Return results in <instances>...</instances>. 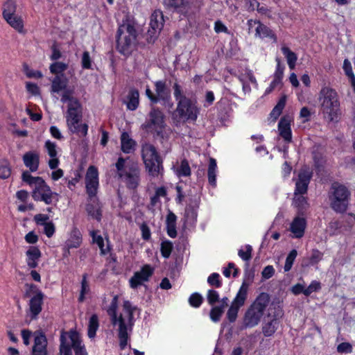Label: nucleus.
I'll return each mask as SVG.
<instances>
[{
	"label": "nucleus",
	"instance_id": "43",
	"mask_svg": "<svg viewBox=\"0 0 355 355\" xmlns=\"http://www.w3.org/2000/svg\"><path fill=\"white\" fill-rule=\"evenodd\" d=\"M176 174L179 177H188L191 175V168L187 160L183 159L181 162L180 166L176 171Z\"/></svg>",
	"mask_w": 355,
	"mask_h": 355
},
{
	"label": "nucleus",
	"instance_id": "24",
	"mask_svg": "<svg viewBox=\"0 0 355 355\" xmlns=\"http://www.w3.org/2000/svg\"><path fill=\"white\" fill-rule=\"evenodd\" d=\"M24 165L29 168L30 171H37L40 163L39 154L35 151H28L23 156Z\"/></svg>",
	"mask_w": 355,
	"mask_h": 355
},
{
	"label": "nucleus",
	"instance_id": "10",
	"mask_svg": "<svg viewBox=\"0 0 355 355\" xmlns=\"http://www.w3.org/2000/svg\"><path fill=\"white\" fill-rule=\"evenodd\" d=\"M141 157L148 175L158 178L162 174V162L156 148L151 144L145 143L141 145Z\"/></svg>",
	"mask_w": 355,
	"mask_h": 355
},
{
	"label": "nucleus",
	"instance_id": "48",
	"mask_svg": "<svg viewBox=\"0 0 355 355\" xmlns=\"http://www.w3.org/2000/svg\"><path fill=\"white\" fill-rule=\"evenodd\" d=\"M173 250V243L171 241L166 240L161 243L160 251L164 258H168Z\"/></svg>",
	"mask_w": 355,
	"mask_h": 355
},
{
	"label": "nucleus",
	"instance_id": "39",
	"mask_svg": "<svg viewBox=\"0 0 355 355\" xmlns=\"http://www.w3.org/2000/svg\"><path fill=\"white\" fill-rule=\"evenodd\" d=\"M281 50L286 59L287 64L290 69H294L297 60V55L294 52H293L288 47L285 46H282Z\"/></svg>",
	"mask_w": 355,
	"mask_h": 355
},
{
	"label": "nucleus",
	"instance_id": "29",
	"mask_svg": "<svg viewBox=\"0 0 355 355\" xmlns=\"http://www.w3.org/2000/svg\"><path fill=\"white\" fill-rule=\"evenodd\" d=\"M136 143L130 137L129 134L123 132L121 135V150L127 154L131 153L135 150Z\"/></svg>",
	"mask_w": 355,
	"mask_h": 355
},
{
	"label": "nucleus",
	"instance_id": "57",
	"mask_svg": "<svg viewBox=\"0 0 355 355\" xmlns=\"http://www.w3.org/2000/svg\"><path fill=\"white\" fill-rule=\"evenodd\" d=\"M24 70L28 78H40L43 76L41 71L31 69L28 66H24Z\"/></svg>",
	"mask_w": 355,
	"mask_h": 355
},
{
	"label": "nucleus",
	"instance_id": "44",
	"mask_svg": "<svg viewBox=\"0 0 355 355\" xmlns=\"http://www.w3.org/2000/svg\"><path fill=\"white\" fill-rule=\"evenodd\" d=\"M87 274H84L83 275V279L81 282V289H80V293L78 298L79 302H83L85 300V295L88 294L89 293V282L87 280Z\"/></svg>",
	"mask_w": 355,
	"mask_h": 355
},
{
	"label": "nucleus",
	"instance_id": "7",
	"mask_svg": "<svg viewBox=\"0 0 355 355\" xmlns=\"http://www.w3.org/2000/svg\"><path fill=\"white\" fill-rule=\"evenodd\" d=\"M22 180L33 188L32 196L36 201L51 205L58 201V194L53 192L41 177H33L29 171L22 173Z\"/></svg>",
	"mask_w": 355,
	"mask_h": 355
},
{
	"label": "nucleus",
	"instance_id": "59",
	"mask_svg": "<svg viewBox=\"0 0 355 355\" xmlns=\"http://www.w3.org/2000/svg\"><path fill=\"white\" fill-rule=\"evenodd\" d=\"M11 174V168L8 164L0 165V178L6 179L10 177Z\"/></svg>",
	"mask_w": 355,
	"mask_h": 355
},
{
	"label": "nucleus",
	"instance_id": "45",
	"mask_svg": "<svg viewBox=\"0 0 355 355\" xmlns=\"http://www.w3.org/2000/svg\"><path fill=\"white\" fill-rule=\"evenodd\" d=\"M68 65L62 62H55L51 64L49 69L52 73L57 75H62V73L67 69Z\"/></svg>",
	"mask_w": 355,
	"mask_h": 355
},
{
	"label": "nucleus",
	"instance_id": "27",
	"mask_svg": "<svg viewBox=\"0 0 355 355\" xmlns=\"http://www.w3.org/2000/svg\"><path fill=\"white\" fill-rule=\"evenodd\" d=\"M47 340L43 334H38L35 336L34 346L33 347V355H46Z\"/></svg>",
	"mask_w": 355,
	"mask_h": 355
},
{
	"label": "nucleus",
	"instance_id": "18",
	"mask_svg": "<svg viewBox=\"0 0 355 355\" xmlns=\"http://www.w3.org/2000/svg\"><path fill=\"white\" fill-rule=\"evenodd\" d=\"M312 175V171L309 168L305 166L301 168L295 182L294 194H305L307 192Z\"/></svg>",
	"mask_w": 355,
	"mask_h": 355
},
{
	"label": "nucleus",
	"instance_id": "63",
	"mask_svg": "<svg viewBox=\"0 0 355 355\" xmlns=\"http://www.w3.org/2000/svg\"><path fill=\"white\" fill-rule=\"evenodd\" d=\"M311 112L307 107H303L300 112V117L302 122L305 123L310 120Z\"/></svg>",
	"mask_w": 355,
	"mask_h": 355
},
{
	"label": "nucleus",
	"instance_id": "1",
	"mask_svg": "<svg viewBox=\"0 0 355 355\" xmlns=\"http://www.w3.org/2000/svg\"><path fill=\"white\" fill-rule=\"evenodd\" d=\"M118 295H114L110 304L105 309L112 325L117 327L120 348L124 349L128 345L129 334L132 331L135 323L133 314L137 308L130 301L125 300L123 302L121 313L118 314Z\"/></svg>",
	"mask_w": 355,
	"mask_h": 355
},
{
	"label": "nucleus",
	"instance_id": "62",
	"mask_svg": "<svg viewBox=\"0 0 355 355\" xmlns=\"http://www.w3.org/2000/svg\"><path fill=\"white\" fill-rule=\"evenodd\" d=\"M323 257V254L318 250H313L310 257V263L315 264L318 263Z\"/></svg>",
	"mask_w": 355,
	"mask_h": 355
},
{
	"label": "nucleus",
	"instance_id": "16",
	"mask_svg": "<svg viewBox=\"0 0 355 355\" xmlns=\"http://www.w3.org/2000/svg\"><path fill=\"white\" fill-rule=\"evenodd\" d=\"M153 272L154 268L149 264H145L140 270L135 272L130 279L129 284L130 288L136 289L144 282H148Z\"/></svg>",
	"mask_w": 355,
	"mask_h": 355
},
{
	"label": "nucleus",
	"instance_id": "50",
	"mask_svg": "<svg viewBox=\"0 0 355 355\" xmlns=\"http://www.w3.org/2000/svg\"><path fill=\"white\" fill-rule=\"evenodd\" d=\"M297 252L296 250H292L289 252V254H288V256L286 259V262H285V265L284 267L285 272H288L291 269L293 262L297 257Z\"/></svg>",
	"mask_w": 355,
	"mask_h": 355
},
{
	"label": "nucleus",
	"instance_id": "23",
	"mask_svg": "<svg viewBox=\"0 0 355 355\" xmlns=\"http://www.w3.org/2000/svg\"><path fill=\"white\" fill-rule=\"evenodd\" d=\"M278 130L279 135L284 140L289 143L292 141V132L291 128V119L289 117H282L278 123Z\"/></svg>",
	"mask_w": 355,
	"mask_h": 355
},
{
	"label": "nucleus",
	"instance_id": "14",
	"mask_svg": "<svg viewBox=\"0 0 355 355\" xmlns=\"http://www.w3.org/2000/svg\"><path fill=\"white\" fill-rule=\"evenodd\" d=\"M99 187L98 171L94 166H90L85 174L86 192L90 200L96 198Z\"/></svg>",
	"mask_w": 355,
	"mask_h": 355
},
{
	"label": "nucleus",
	"instance_id": "53",
	"mask_svg": "<svg viewBox=\"0 0 355 355\" xmlns=\"http://www.w3.org/2000/svg\"><path fill=\"white\" fill-rule=\"evenodd\" d=\"M189 302L193 307H199L202 302V297L198 293H193L189 298Z\"/></svg>",
	"mask_w": 355,
	"mask_h": 355
},
{
	"label": "nucleus",
	"instance_id": "30",
	"mask_svg": "<svg viewBox=\"0 0 355 355\" xmlns=\"http://www.w3.org/2000/svg\"><path fill=\"white\" fill-rule=\"evenodd\" d=\"M67 83L68 79L64 76V74L56 75L52 80L51 92L54 93H59L64 90V92L67 90L66 89Z\"/></svg>",
	"mask_w": 355,
	"mask_h": 355
},
{
	"label": "nucleus",
	"instance_id": "49",
	"mask_svg": "<svg viewBox=\"0 0 355 355\" xmlns=\"http://www.w3.org/2000/svg\"><path fill=\"white\" fill-rule=\"evenodd\" d=\"M86 210L87 214L91 216L93 218L97 220L98 221L101 219V212L98 207L88 204L87 205Z\"/></svg>",
	"mask_w": 355,
	"mask_h": 355
},
{
	"label": "nucleus",
	"instance_id": "21",
	"mask_svg": "<svg viewBox=\"0 0 355 355\" xmlns=\"http://www.w3.org/2000/svg\"><path fill=\"white\" fill-rule=\"evenodd\" d=\"M248 24L249 26V29L252 28L254 26L257 25L256 27L255 33L257 37L261 38L269 37L273 40L274 42H277V37L273 31L264 24H261L260 21L250 19L248 20Z\"/></svg>",
	"mask_w": 355,
	"mask_h": 355
},
{
	"label": "nucleus",
	"instance_id": "56",
	"mask_svg": "<svg viewBox=\"0 0 355 355\" xmlns=\"http://www.w3.org/2000/svg\"><path fill=\"white\" fill-rule=\"evenodd\" d=\"M321 288L320 283L318 281H312L309 286L304 291V295L309 296L312 293L320 290Z\"/></svg>",
	"mask_w": 355,
	"mask_h": 355
},
{
	"label": "nucleus",
	"instance_id": "61",
	"mask_svg": "<svg viewBox=\"0 0 355 355\" xmlns=\"http://www.w3.org/2000/svg\"><path fill=\"white\" fill-rule=\"evenodd\" d=\"M337 351L341 354H349L352 352V346L349 343H342L337 346Z\"/></svg>",
	"mask_w": 355,
	"mask_h": 355
},
{
	"label": "nucleus",
	"instance_id": "52",
	"mask_svg": "<svg viewBox=\"0 0 355 355\" xmlns=\"http://www.w3.org/2000/svg\"><path fill=\"white\" fill-rule=\"evenodd\" d=\"M220 295L217 291L214 289H209L207 293V300L209 304L214 305L216 302H219Z\"/></svg>",
	"mask_w": 355,
	"mask_h": 355
},
{
	"label": "nucleus",
	"instance_id": "54",
	"mask_svg": "<svg viewBox=\"0 0 355 355\" xmlns=\"http://www.w3.org/2000/svg\"><path fill=\"white\" fill-rule=\"evenodd\" d=\"M44 148L49 155V157H57V146L54 142L47 140L45 142Z\"/></svg>",
	"mask_w": 355,
	"mask_h": 355
},
{
	"label": "nucleus",
	"instance_id": "46",
	"mask_svg": "<svg viewBox=\"0 0 355 355\" xmlns=\"http://www.w3.org/2000/svg\"><path fill=\"white\" fill-rule=\"evenodd\" d=\"M252 248L250 245H245L244 248L239 250V257L245 261H249L252 258Z\"/></svg>",
	"mask_w": 355,
	"mask_h": 355
},
{
	"label": "nucleus",
	"instance_id": "9",
	"mask_svg": "<svg viewBox=\"0 0 355 355\" xmlns=\"http://www.w3.org/2000/svg\"><path fill=\"white\" fill-rule=\"evenodd\" d=\"M270 302V296L266 293H261L247 309L243 324L245 327H254L260 322Z\"/></svg>",
	"mask_w": 355,
	"mask_h": 355
},
{
	"label": "nucleus",
	"instance_id": "37",
	"mask_svg": "<svg viewBox=\"0 0 355 355\" xmlns=\"http://www.w3.org/2000/svg\"><path fill=\"white\" fill-rule=\"evenodd\" d=\"M216 173H217V164L216 161L214 158L209 159V164L208 167V181L210 185L213 187L216 186Z\"/></svg>",
	"mask_w": 355,
	"mask_h": 355
},
{
	"label": "nucleus",
	"instance_id": "26",
	"mask_svg": "<svg viewBox=\"0 0 355 355\" xmlns=\"http://www.w3.org/2000/svg\"><path fill=\"white\" fill-rule=\"evenodd\" d=\"M82 243V234L80 230L74 227L71 230L68 239L65 242L64 248L68 250L71 248H78Z\"/></svg>",
	"mask_w": 355,
	"mask_h": 355
},
{
	"label": "nucleus",
	"instance_id": "13",
	"mask_svg": "<svg viewBox=\"0 0 355 355\" xmlns=\"http://www.w3.org/2000/svg\"><path fill=\"white\" fill-rule=\"evenodd\" d=\"M164 15L160 10H155L150 19V28L147 32V40L153 43L164 26Z\"/></svg>",
	"mask_w": 355,
	"mask_h": 355
},
{
	"label": "nucleus",
	"instance_id": "28",
	"mask_svg": "<svg viewBox=\"0 0 355 355\" xmlns=\"http://www.w3.org/2000/svg\"><path fill=\"white\" fill-rule=\"evenodd\" d=\"M4 20L19 34H25L24 21L21 16L14 15L4 18Z\"/></svg>",
	"mask_w": 355,
	"mask_h": 355
},
{
	"label": "nucleus",
	"instance_id": "4",
	"mask_svg": "<svg viewBox=\"0 0 355 355\" xmlns=\"http://www.w3.org/2000/svg\"><path fill=\"white\" fill-rule=\"evenodd\" d=\"M138 33L135 23L129 18L119 25L116 40V49L125 56L130 55L137 49Z\"/></svg>",
	"mask_w": 355,
	"mask_h": 355
},
{
	"label": "nucleus",
	"instance_id": "15",
	"mask_svg": "<svg viewBox=\"0 0 355 355\" xmlns=\"http://www.w3.org/2000/svg\"><path fill=\"white\" fill-rule=\"evenodd\" d=\"M194 0H163L164 6L182 16L188 17L192 12Z\"/></svg>",
	"mask_w": 355,
	"mask_h": 355
},
{
	"label": "nucleus",
	"instance_id": "12",
	"mask_svg": "<svg viewBox=\"0 0 355 355\" xmlns=\"http://www.w3.org/2000/svg\"><path fill=\"white\" fill-rule=\"evenodd\" d=\"M248 292V285L243 282L227 313V318L230 322H234L236 320L239 309L244 305L247 300Z\"/></svg>",
	"mask_w": 355,
	"mask_h": 355
},
{
	"label": "nucleus",
	"instance_id": "33",
	"mask_svg": "<svg viewBox=\"0 0 355 355\" xmlns=\"http://www.w3.org/2000/svg\"><path fill=\"white\" fill-rule=\"evenodd\" d=\"M279 327V321L276 318H273L269 321L263 322L262 324V333L266 337L272 336Z\"/></svg>",
	"mask_w": 355,
	"mask_h": 355
},
{
	"label": "nucleus",
	"instance_id": "60",
	"mask_svg": "<svg viewBox=\"0 0 355 355\" xmlns=\"http://www.w3.org/2000/svg\"><path fill=\"white\" fill-rule=\"evenodd\" d=\"M275 60L277 62V67H276V70H275V72L274 74V77L282 80L285 67L284 65H282L281 64V61L279 58H276Z\"/></svg>",
	"mask_w": 355,
	"mask_h": 355
},
{
	"label": "nucleus",
	"instance_id": "34",
	"mask_svg": "<svg viewBox=\"0 0 355 355\" xmlns=\"http://www.w3.org/2000/svg\"><path fill=\"white\" fill-rule=\"evenodd\" d=\"M239 79L242 84L243 91L244 93H250L251 91L250 83L256 84V78L251 72H246L241 75Z\"/></svg>",
	"mask_w": 355,
	"mask_h": 355
},
{
	"label": "nucleus",
	"instance_id": "42",
	"mask_svg": "<svg viewBox=\"0 0 355 355\" xmlns=\"http://www.w3.org/2000/svg\"><path fill=\"white\" fill-rule=\"evenodd\" d=\"M343 68L346 76L349 78L352 87L355 89V76L353 73L352 64L349 60L345 59L344 60Z\"/></svg>",
	"mask_w": 355,
	"mask_h": 355
},
{
	"label": "nucleus",
	"instance_id": "25",
	"mask_svg": "<svg viewBox=\"0 0 355 355\" xmlns=\"http://www.w3.org/2000/svg\"><path fill=\"white\" fill-rule=\"evenodd\" d=\"M41 252L36 246H31L26 252V263L31 268H35L38 266V261L41 257Z\"/></svg>",
	"mask_w": 355,
	"mask_h": 355
},
{
	"label": "nucleus",
	"instance_id": "35",
	"mask_svg": "<svg viewBox=\"0 0 355 355\" xmlns=\"http://www.w3.org/2000/svg\"><path fill=\"white\" fill-rule=\"evenodd\" d=\"M128 101L126 102L127 108L130 110H135L139 103V94L137 89H131L128 95Z\"/></svg>",
	"mask_w": 355,
	"mask_h": 355
},
{
	"label": "nucleus",
	"instance_id": "47",
	"mask_svg": "<svg viewBox=\"0 0 355 355\" xmlns=\"http://www.w3.org/2000/svg\"><path fill=\"white\" fill-rule=\"evenodd\" d=\"M224 312L223 306H214L210 311V318L214 322H217L220 320L223 313Z\"/></svg>",
	"mask_w": 355,
	"mask_h": 355
},
{
	"label": "nucleus",
	"instance_id": "5",
	"mask_svg": "<svg viewBox=\"0 0 355 355\" xmlns=\"http://www.w3.org/2000/svg\"><path fill=\"white\" fill-rule=\"evenodd\" d=\"M318 102L324 119L329 123H338L341 117V110L337 92L331 87L324 86L318 94Z\"/></svg>",
	"mask_w": 355,
	"mask_h": 355
},
{
	"label": "nucleus",
	"instance_id": "3",
	"mask_svg": "<svg viewBox=\"0 0 355 355\" xmlns=\"http://www.w3.org/2000/svg\"><path fill=\"white\" fill-rule=\"evenodd\" d=\"M73 90H67L63 92L61 97L62 103L68 102L65 116L67 127L72 133L80 134L85 137L87 135L88 125L86 123H79L83 117V107L80 101L73 96Z\"/></svg>",
	"mask_w": 355,
	"mask_h": 355
},
{
	"label": "nucleus",
	"instance_id": "58",
	"mask_svg": "<svg viewBox=\"0 0 355 355\" xmlns=\"http://www.w3.org/2000/svg\"><path fill=\"white\" fill-rule=\"evenodd\" d=\"M140 230L141 232V238L144 241L150 240V239L151 237V232H150L149 227L148 226V225L146 223H143L140 225Z\"/></svg>",
	"mask_w": 355,
	"mask_h": 355
},
{
	"label": "nucleus",
	"instance_id": "2",
	"mask_svg": "<svg viewBox=\"0 0 355 355\" xmlns=\"http://www.w3.org/2000/svg\"><path fill=\"white\" fill-rule=\"evenodd\" d=\"M173 96L177 102V107L173 113V119L176 120V125L180 121L195 123L200 114V108L198 106L196 99L186 96L181 86L175 83L173 85Z\"/></svg>",
	"mask_w": 355,
	"mask_h": 355
},
{
	"label": "nucleus",
	"instance_id": "6",
	"mask_svg": "<svg viewBox=\"0 0 355 355\" xmlns=\"http://www.w3.org/2000/svg\"><path fill=\"white\" fill-rule=\"evenodd\" d=\"M116 176L123 181L130 189H136L140 183V168L136 162L130 157L118 158L114 164Z\"/></svg>",
	"mask_w": 355,
	"mask_h": 355
},
{
	"label": "nucleus",
	"instance_id": "51",
	"mask_svg": "<svg viewBox=\"0 0 355 355\" xmlns=\"http://www.w3.org/2000/svg\"><path fill=\"white\" fill-rule=\"evenodd\" d=\"M207 283L214 287L220 288L222 286V282L218 273L214 272L211 274L207 278Z\"/></svg>",
	"mask_w": 355,
	"mask_h": 355
},
{
	"label": "nucleus",
	"instance_id": "31",
	"mask_svg": "<svg viewBox=\"0 0 355 355\" xmlns=\"http://www.w3.org/2000/svg\"><path fill=\"white\" fill-rule=\"evenodd\" d=\"M304 194H294L293 205L297 209L299 214L303 215L309 205L307 198L303 196Z\"/></svg>",
	"mask_w": 355,
	"mask_h": 355
},
{
	"label": "nucleus",
	"instance_id": "32",
	"mask_svg": "<svg viewBox=\"0 0 355 355\" xmlns=\"http://www.w3.org/2000/svg\"><path fill=\"white\" fill-rule=\"evenodd\" d=\"M155 92L157 98L159 101H166L170 97V91L167 88L166 83L162 80H158L155 83Z\"/></svg>",
	"mask_w": 355,
	"mask_h": 355
},
{
	"label": "nucleus",
	"instance_id": "19",
	"mask_svg": "<svg viewBox=\"0 0 355 355\" xmlns=\"http://www.w3.org/2000/svg\"><path fill=\"white\" fill-rule=\"evenodd\" d=\"M65 336L64 343L69 345L70 349H73L75 355H87V352L84 345L81 344L79 335L76 331H70L69 333L62 334L60 340L62 336Z\"/></svg>",
	"mask_w": 355,
	"mask_h": 355
},
{
	"label": "nucleus",
	"instance_id": "22",
	"mask_svg": "<svg viewBox=\"0 0 355 355\" xmlns=\"http://www.w3.org/2000/svg\"><path fill=\"white\" fill-rule=\"evenodd\" d=\"M306 220L304 217L296 216L290 224L289 230L295 239L302 238L305 232Z\"/></svg>",
	"mask_w": 355,
	"mask_h": 355
},
{
	"label": "nucleus",
	"instance_id": "11",
	"mask_svg": "<svg viewBox=\"0 0 355 355\" xmlns=\"http://www.w3.org/2000/svg\"><path fill=\"white\" fill-rule=\"evenodd\" d=\"M351 192L347 187L343 184L335 182L331 188L329 200L331 207L337 213H344L347 211Z\"/></svg>",
	"mask_w": 355,
	"mask_h": 355
},
{
	"label": "nucleus",
	"instance_id": "38",
	"mask_svg": "<svg viewBox=\"0 0 355 355\" xmlns=\"http://www.w3.org/2000/svg\"><path fill=\"white\" fill-rule=\"evenodd\" d=\"M17 8V3L15 0H7L2 6L3 18L16 15Z\"/></svg>",
	"mask_w": 355,
	"mask_h": 355
},
{
	"label": "nucleus",
	"instance_id": "8",
	"mask_svg": "<svg viewBox=\"0 0 355 355\" xmlns=\"http://www.w3.org/2000/svg\"><path fill=\"white\" fill-rule=\"evenodd\" d=\"M164 119V114L160 110L152 107L141 128L155 138L166 139L171 133V130L166 127Z\"/></svg>",
	"mask_w": 355,
	"mask_h": 355
},
{
	"label": "nucleus",
	"instance_id": "41",
	"mask_svg": "<svg viewBox=\"0 0 355 355\" xmlns=\"http://www.w3.org/2000/svg\"><path fill=\"white\" fill-rule=\"evenodd\" d=\"M286 101V96H282L279 100L278 103L275 106V107L272 109V112H270V117L273 119L274 121H275L282 114V110L285 107Z\"/></svg>",
	"mask_w": 355,
	"mask_h": 355
},
{
	"label": "nucleus",
	"instance_id": "17",
	"mask_svg": "<svg viewBox=\"0 0 355 355\" xmlns=\"http://www.w3.org/2000/svg\"><path fill=\"white\" fill-rule=\"evenodd\" d=\"M30 291L33 294L29 302V309L33 318L37 317L42 311V306L43 304L44 294L34 284L29 285Z\"/></svg>",
	"mask_w": 355,
	"mask_h": 355
},
{
	"label": "nucleus",
	"instance_id": "64",
	"mask_svg": "<svg viewBox=\"0 0 355 355\" xmlns=\"http://www.w3.org/2000/svg\"><path fill=\"white\" fill-rule=\"evenodd\" d=\"M65 336H62L60 347V355H71V349L69 345L64 343Z\"/></svg>",
	"mask_w": 355,
	"mask_h": 355
},
{
	"label": "nucleus",
	"instance_id": "20",
	"mask_svg": "<svg viewBox=\"0 0 355 355\" xmlns=\"http://www.w3.org/2000/svg\"><path fill=\"white\" fill-rule=\"evenodd\" d=\"M200 205V199L195 198L187 205L184 213L185 223L193 227L197 222L198 209Z\"/></svg>",
	"mask_w": 355,
	"mask_h": 355
},
{
	"label": "nucleus",
	"instance_id": "40",
	"mask_svg": "<svg viewBox=\"0 0 355 355\" xmlns=\"http://www.w3.org/2000/svg\"><path fill=\"white\" fill-rule=\"evenodd\" d=\"M99 327L98 318L96 314H93L89 321L88 324V336L89 338H94L96 336V331Z\"/></svg>",
	"mask_w": 355,
	"mask_h": 355
},
{
	"label": "nucleus",
	"instance_id": "36",
	"mask_svg": "<svg viewBox=\"0 0 355 355\" xmlns=\"http://www.w3.org/2000/svg\"><path fill=\"white\" fill-rule=\"evenodd\" d=\"M166 232L171 238H175L176 231V216L173 213H169L166 217Z\"/></svg>",
	"mask_w": 355,
	"mask_h": 355
},
{
	"label": "nucleus",
	"instance_id": "55",
	"mask_svg": "<svg viewBox=\"0 0 355 355\" xmlns=\"http://www.w3.org/2000/svg\"><path fill=\"white\" fill-rule=\"evenodd\" d=\"M81 65L85 69H89L92 67V59L88 51H84L81 58Z\"/></svg>",
	"mask_w": 355,
	"mask_h": 355
}]
</instances>
